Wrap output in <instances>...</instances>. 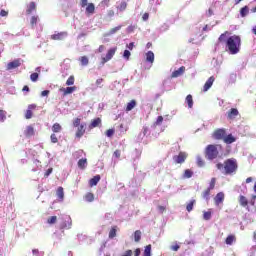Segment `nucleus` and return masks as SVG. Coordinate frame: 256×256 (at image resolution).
<instances>
[{
    "instance_id": "nucleus-23",
    "label": "nucleus",
    "mask_w": 256,
    "mask_h": 256,
    "mask_svg": "<svg viewBox=\"0 0 256 256\" xmlns=\"http://www.w3.org/2000/svg\"><path fill=\"white\" fill-rule=\"evenodd\" d=\"M56 195L59 199V201H63V199H65V192L63 190V187H58L57 191H56Z\"/></svg>"
},
{
    "instance_id": "nucleus-8",
    "label": "nucleus",
    "mask_w": 256,
    "mask_h": 256,
    "mask_svg": "<svg viewBox=\"0 0 256 256\" xmlns=\"http://www.w3.org/2000/svg\"><path fill=\"white\" fill-rule=\"evenodd\" d=\"M224 201H225V193L223 192L217 193L216 196L214 197V203L217 207H219L221 203H223Z\"/></svg>"
},
{
    "instance_id": "nucleus-21",
    "label": "nucleus",
    "mask_w": 256,
    "mask_h": 256,
    "mask_svg": "<svg viewBox=\"0 0 256 256\" xmlns=\"http://www.w3.org/2000/svg\"><path fill=\"white\" fill-rule=\"evenodd\" d=\"M95 13V4L88 3L86 6V15H93Z\"/></svg>"
},
{
    "instance_id": "nucleus-50",
    "label": "nucleus",
    "mask_w": 256,
    "mask_h": 256,
    "mask_svg": "<svg viewBox=\"0 0 256 256\" xmlns=\"http://www.w3.org/2000/svg\"><path fill=\"white\" fill-rule=\"evenodd\" d=\"M197 165L198 167H205V161L203 160V158L201 157L197 158Z\"/></svg>"
},
{
    "instance_id": "nucleus-30",
    "label": "nucleus",
    "mask_w": 256,
    "mask_h": 256,
    "mask_svg": "<svg viewBox=\"0 0 256 256\" xmlns=\"http://www.w3.org/2000/svg\"><path fill=\"white\" fill-rule=\"evenodd\" d=\"M37 23H39V16H32L30 18V25L32 29H35V25H37Z\"/></svg>"
},
{
    "instance_id": "nucleus-34",
    "label": "nucleus",
    "mask_w": 256,
    "mask_h": 256,
    "mask_svg": "<svg viewBox=\"0 0 256 256\" xmlns=\"http://www.w3.org/2000/svg\"><path fill=\"white\" fill-rule=\"evenodd\" d=\"M62 129L63 128L61 127V124H59V123H54L52 126L53 133H61Z\"/></svg>"
},
{
    "instance_id": "nucleus-28",
    "label": "nucleus",
    "mask_w": 256,
    "mask_h": 256,
    "mask_svg": "<svg viewBox=\"0 0 256 256\" xmlns=\"http://www.w3.org/2000/svg\"><path fill=\"white\" fill-rule=\"evenodd\" d=\"M85 201H87V203H93V201H95V195L91 192H88L85 196H84Z\"/></svg>"
},
{
    "instance_id": "nucleus-26",
    "label": "nucleus",
    "mask_w": 256,
    "mask_h": 256,
    "mask_svg": "<svg viewBox=\"0 0 256 256\" xmlns=\"http://www.w3.org/2000/svg\"><path fill=\"white\" fill-rule=\"evenodd\" d=\"M135 107H137V101L136 100H131L130 102L127 103L126 106V111H133V109H135Z\"/></svg>"
},
{
    "instance_id": "nucleus-33",
    "label": "nucleus",
    "mask_w": 256,
    "mask_h": 256,
    "mask_svg": "<svg viewBox=\"0 0 256 256\" xmlns=\"http://www.w3.org/2000/svg\"><path fill=\"white\" fill-rule=\"evenodd\" d=\"M249 15V6H244L240 9V16L247 17Z\"/></svg>"
},
{
    "instance_id": "nucleus-56",
    "label": "nucleus",
    "mask_w": 256,
    "mask_h": 256,
    "mask_svg": "<svg viewBox=\"0 0 256 256\" xmlns=\"http://www.w3.org/2000/svg\"><path fill=\"white\" fill-rule=\"evenodd\" d=\"M103 78H98L96 80V86L99 87L101 89V87H103Z\"/></svg>"
},
{
    "instance_id": "nucleus-2",
    "label": "nucleus",
    "mask_w": 256,
    "mask_h": 256,
    "mask_svg": "<svg viewBox=\"0 0 256 256\" xmlns=\"http://www.w3.org/2000/svg\"><path fill=\"white\" fill-rule=\"evenodd\" d=\"M216 167L219 171H223L224 169V173L225 175H231L233 173H235V171H237V160L234 158H230L227 159L226 161H224L223 163H217Z\"/></svg>"
},
{
    "instance_id": "nucleus-48",
    "label": "nucleus",
    "mask_w": 256,
    "mask_h": 256,
    "mask_svg": "<svg viewBox=\"0 0 256 256\" xmlns=\"http://www.w3.org/2000/svg\"><path fill=\"white\" fill-rule=\"evenodd\" d=\"M30 79L31 81H33V83H35V81H37V79H39V74L37 72H34L30 75Z\"/></svg>"
},
{
    "instance_id": "nucleus-11",
    "label": "nucleus",
    "mask_w": 256,
    "mask_h": 256,
    "mask_svg": "<svg viewBox=\"0 0 256 256\" xmlns=\"http://www.w3.org/2000/svg\"><path fill=\"white\" fill-rule=\"evenodd\" d=\"M85 127H86V124H81L80 126H77L75 137H77L78 139H81V137L85 135V131H86Z\"/></svg>"
},
{
    "instance_id": "nucleus-58",
    "label": "nucleus",
    "mask_w": 256,
    "mask_h": 256,
    "mask_svg": "<svg viewBox=\"0 0 256 256\" xmlns=\"http://www.w3.org/2000/svg\"><path fill=\"white\" fill-rule=\"evenodd\" d=\"M51 173H53V168H49L48 170H46V172L44 173V177H49Z\"/></svg>"
},
{
    "instance_id": "nucleus-64",
    "label": "nucleus",
    "mask_w": 256,
    "mask_h": 256,
    "mask_svg": "<svg viewBox=\"0 0 256 256\" xmlns=\"http://www.w3.org/2000/svg\"><path fill=\"white\" fill-rule=\"evenodd\" d=\"M213 15V9L209 8L207 12V17H212Z\"/></svg>"
},
{
    "instance_id": "nucleus-27",
    "label": "nucleus",
    "mask_w": 256,
    "mask_h": 256,
    "mask_svg": "<svg viewBox=\"0 0 256 256\" xmlns=\"http://www.w3.org/2000/svg\"><path fill=\"white\" fill-rule=\"evenodd\" d=\"M234 241H237V238L235 237V235L230 234L227 236L225 243H226V245H233Z\"/></svg>"
},
{
    "instance_id": "nucleus-22",
    "label": "nucleus",
    "mask_w": 256,
    "mask_h": 256,
    "mask_svg": "<svg viewBox=\"0 0 256 256\" xmlns=\"http://www.w3.org/2000/svg\"><path fill=\"white\" fill-rule=\"evenodd\" d=\"M239 115V110L237 108H232L228 111V119H235Z\"/></svg>"
},
{
    "instance_id": "nucleus-24",
    "label": "nucleus",
    "mask_w": 256,
    "mask_h": 256,
    "mask_svg": "<svg viewBox=\"0 0 256 256\" xmlns=\"http://www.w3.org/2000/svg\"><path fill=\"white\" fill-rule=\"evenodd\" d=\"M99 125H101V118H95L91 121L89 129H95V127H99Z\"/></svg>"
},
{
    "instance_id": "nucleus-3",
    "label": "nucleus",
    "mask_w": 256,
    "mask_h": 256,
    "mask_svg": "<svg viewBox=\"0 0 256 256\" xmlns=\"http://www.w3.org/2000/svg\"><path fill=\"white\" fill-rule=\"evenodd\" d=\"M219 149H221V145L217 144H209L206 146L204 155L208 161H213L219 157Z\"/></svg>"
},
{
    "instance_id": "nucleus-60",
    "label": "nucleus",
    "mask_w": 256,
    "mask_h": 256,
    "mask_svg": "<svg viewBox=\"0 0 256 256\" xmlns=\"http://www.w3.org/2000/svg\"><path fill=\"white\" fill-rule=\"evenodd\" d=\"M114 156H115L117 159H119V157H121V150H115Z\"/></svg>"
},
{
    "instance_id": "nucleus-5",
    "label": "nucleus",
    "mask_w": 256,
    "mask_h": 256,
    "mask_svg": "<svg viewBox=\"0 0 256 256\" xmlns=\"http://www.w3.org/2000/svg\"><path fill=\"white\" fill-rule=\"evenodd\" d=\"M227 135V131L223 128L216 129L212 135L214 139H217L218 141H223Z\"/></svg>"
},
{
    "instance_id": "nucleus-4",
    "label": "nucleus",
    "mask_w": 256,
    "mask_h": 256,
    "mask_svg": "<svg viewBox=\"0 0 256 256\" xmlns=\"http://www.w3.org/2000/svg\"><path fill=\"white\" fill-rule=\"evenodd\" d=\"M187 153L186 152H179L178 155L173 156V161L176 165H182L187 160Z\"/></svg>"
},
{
    "instance_id": "nucleus-29",
    "label": "nucleus",
    "mask_w": 256,
    "mask_h": 256,
    "mask_svg": "<svg viewBox=\"0 0 256 256\" xmlns=\"http://www.w3.org/2000/svg\"><path fill=\"white\" fill-rule=\"evenodd\" d=\"M79 169H86L87 168V158H82L78 161Z\"/></svg>"
},
{
    "instance_id": "nucleus-25",
    "label": "nucleus",
    "mask_w": 256,
    "mask_h": 256,
    "mask_svg": "<svg viewBox=\"0 0 256 256\" xmlns=\"http://www.w3.org/2000/svg\"><path fill=\"white\" fill-rule=\"evenodd\" d=\"M239 204L241 205V207H248L249 200H247V197L240 195L239 196Z\"/></svg>"
},
{
    "instance_id": "nucleus-59",
    "label": "nucleus",
    "mask_w": 256,
    "mask_h": 256,
    "mask_svg": "<svg viewBox=\"0 0 256 256\" xmlns=\"http://www.w3.org/2000/svg\"><path fill=\"white\" fill-rule=\"evenodd\" d=\"M7 15H9V12L6 10H1L0 11V17H7Z\"/></svg>"
},
{
    "instance_id": "nucleus-45",
    "label": "nucleus",
    "mask_w": 256,
    "mask_h": 256,
    "mask_svg": "<svg viewBox=\"0 0 256 256\" xmlns=\"http://www.w3.org/2000/svg\"><path fill=\"white\" fill-rule=\"evenodd\" d=\"M7 119V112L5 110L0 109V121L3 123Z\"/></svg>"
},
{
    "instance_id": "nucleus-20",
    "label": "nucleus",
    "mask_w": 256,
    "mask_h": 256,
    "mask_svg": "<svg viewBox=\"0 0 256 256\" xmlns=\"http://www.w3.org/2000/svg\"><path fill=\"white\" fill-rule=\"evenodd\" d=\"M99 181H101V176L100 175L94 176L89 180L90 187H95L97 183H99Z\"/></svg>"
},
{
    "instance_id": "nucleus-31",
    "label": "nucleus",
    "mask_w": 256,
    "mask_h": 256,
    "mask_svg": "<svg viewBox=\"0 0 256 256\" xmlns=\"http://www.w3.org/2000/svg\"><path fill=\"white\" fill-rule=\"evenodd\" d=\"M117 237V226H113L109 231V239H115Z\"/></svg>"
},
{
    "instance_id": "nucleus-49",
    "label": "nucleus",
    "mask_w": 256,
    "mask_h": 256,
    "mask_svg": "<svg viewBox=\"0 0 256 256\" xmlns=\"http://www.w3.org/2000/svg\"><path fill=\"white\" fill-rule=\"evenodd\" d=\"M118 9L119 11H125V9H127V2L125 1L121 2Z\"/></svg>"
},
{
    "instance_id": "nucleus-39",
    "label": "nucleus",
    "mask_w": 256,
    "mask_h": 256,
    "mask_svg": "<svg viewBox=\"0 0 256 256\" xmlns=\"http://www.w3.org/2000/svg\"><path fill=\"white\" fill-rule=\"evenodd\" d=\"M79 61L84 67H86V65H89V58H87V56L80 57Z\"/></svg>"
},
{
    "instance_id": "nucleus-53",
    "label": "nucleus",
    "mask_w": 256,
    "mask_h": 256,
    "mask_svg": "<svg viewBox=\"0 0 256 256\" xmlns=\"http://www.w3.org/2000/svg\"><path fill=\"white\" fill-rule=\"evenodd\" d=\"M123 57H124V59L129 61V58L131 57V52L129 50H125L123 53Z\"/></svg>"
},
{
    "instance_id": "nucleus-7",
    "label": "nucleus",
    "mask_w": 256,
    "mask_h": 256,
    "mask_svg": "<svg viewBox=\"0 0 256 256\" xmlns=\"http://www.w3.org/2000/svg\"><path fill=\"white\" fill-rule=\"evenodd\" d=\"M115 53H117V47L110 48L106 54V57L102 58V63L105 64V63H107V61H111L113 59Z\"/></svg>"
},
{
    "instance_id": "nucleus-10",
    "label": "nucleus",
    "mask_w": 256,
    "mask_h": 256,
    "mask_svg": "<svg viewBox=\"0 0 256 256\" xmlns=\"http://www.w3.org/2000/svg\"><path fill=\"white\" fill-rule=\"evenodd\" d=\"M17 67H21V60L15 59L12 62L7 64V71H11V69H17Z\"/></svg>"
},
{
    "instance_id": "nucleus-18",
    "label": "nucleus",
    "mask_w": 256,
    "mask_h": 256,
    "mask_svg": "<svg viewBox=\"0 0 256 256\" xmlns=\"http://www.w3.org/2000/svg\"><path fill=\"white\" fill-rule=\"evenodd\" d=\"M146 62L153 64L155 62V54L153 51H148L146 53Z\"/></svg>"
},
{
    "instance_id": "nucleus-16",
    "label": "nucleus",
    "mask_w": 256,
    "mask_h": 256,
    "mask_svg": "<svg viewBox=\"0 0 256 256\" xmlns=\"http://www.w3.org/2000/svg\"><path fill=\"white\" fill-rule=\"evenodd\" d=\"M224 143H226V145H231V143H235V141H237V138H235V136H233V134H229L224 136Z\"/></svg>"
},
{
    "instance_id": "nucleus-55",
    "label": "nucleus",
    "mask_w": 256,
    "mask_h": 256,
    "mask_svg": "<svg viewBox=\"0 0 256 256\" xmlns=\"http://www.w3.org/2000/svg\"><path fill=\"white\" fill-rule=\"evenodd\" d=\"M113 135H115V130L114 129H108L106 131V137H112Z\"/></svg>"
},
{
    "instance_id": "nucleus-19",
    "label": "nucleus",
    "mask_w": 256,
    "mask_h": 256,
    "mask_svg": "<svg viewBox=\"0 0 256 256\" xmlns=\"http://www.w3.org/2000/svg\"><path fill=\"white\" fill-rule=\"evenodd\" d=\"M24 135L25 137H33V135H35V129L33 128V126L26 127Z\"/></svg>"
},
{
    "instance_id": "nucleus-9",
    "label": "nucleus",
    "mask_w": 256,
    "mask_h": 256,
    "mask_svg": "<svg viewBox=\"0 0 256 256\" xmlns=\"http://www.w3.org/2000/svg\"><path fill=\"white\" fill-rule=\"evenodd\" d=\"M36 109H37V104L28 105V109L26 110V113H25V118L31 119L33 117V111H35Z\"/></svg>"
},
{
    "instance_id": "nucleus-15",
    "label": "nucleus",
    "mask_w": 256,
    "mask_h": 256,
    "mask_svg": "<svg viewBox=\"0 0 256 256\" xmlns=\"http://www.w3.org/2000/svg\"><path fill=\"white\" fill-rule=\"evenodd\" d=\"M185 73V66L180 67L178 70L172 72L171 77L172 79H177V77H181Z\"/></svg>"
},
{
    "instance_id": "nucleus-14",
    "label": "nucleus",
    "mask_w": 256,
    "mask_h": 256,
    "mask_svg": "<svg viewBox=\"0 0 256 256\" xmlns=\"http://www.w3.org/2000/svg\"><path fill=\"white\" fill-rule=\"evenodd\" d=\"M60 91L63 93L64 96L71 95V93L77 91V86L67 87V88H60Z\"/></svg>"
},
{
    "instance_id": "nucleus-63",
    "label": "nucleus",
    "mask_w": 256,
    "mask_h": 256,
    "mask_svg": "<svg viewBox=\"0 0 256 256\" xmlns=\"http://www.w3.org/2000/svg\"><path fill=\"white\" fill-rule=\"evenodd\" d=\"M42 97H47L49 95V90H44L41 92Z\"/></svg>"
},
{
    "instance_id": "nucleus-41",
    "label": "nucleus",
    "mask_w": 256,
    "mask_h": 256,
    "mask_svg": "<svg viewBox=\"0 0 256 256\" xmlns=\"http://www.w3.org/2000/svg\"><path fill=\"white\" fill-rule=\"evenodd\" d=\"M48 225H55L57 223V216H51L47 219Z\"/></svg>"
},
{
    "instance_id": "nucleus-42",
    "label": "nucleus",
    "mask_w": 256,
    "mask_h": 256,
    "mask_svg": "<svg viewBox=\"0 0 256 256\" xmlns=\"http://www.w3.org/2000/svg\"><path fill=\"white\" fill-rule=\"evenodd\" d=\"M227 35H229V31H225L224 33H222L218 38L219 43H224Z\"/></svg>"
},
{
    "instance_id": "nucleus-51",
    "label": "nucleus",
    "mask_w": 256,
    "mask_h": 256,
    "mask_svg": "<svg viewBox=\"0 0 256 256\" xmlns=\"http://www.w3.org/2000/svg\"><path fill=\"white\" fill-rule=\"evenodd\" d=\"M81 125V118H75L73 120V127H80Z\"/></svg>"
},
{
    "instance_id": "nucleus-38",
    "label": "nucleus",
    "mask_w": 256,
    "mask_h": 256,
    "mask_svg": "<svg viewBox=\"0 0 256 256\" xmlns=\"http://www.w3.org/2000/svg\"><path fill=\"white\" fill-rule=\"evenodd\" d=\"M196 201L195 200H191L187 206H186V211H188V213H191V211H193V206L195 205Z\"/></svg>"
},
{
    "instance_id": "nucleus-47",
    "label": "nucleus",
    "mask_w": 256,
    "mask_h": 256,
    "mask_svg": "<svg viewBox=\"0 0 256 256\" xmlns=\"http://www.w3.org/2000/svg\"><path fill=\"white\" fill-rule=\"evenodd\" d=\"M121 27L122 26H116V27L110 29L109 34L110 35H115V33H117V31H121Z\"/></svg>"
},
{
    "instance_id": "nucleus-1",
    "label": "nucleus",
    "mask_w": 256,
    "mask_h": 256,
    "mask_svg": "<svg viewBox=\"0 0 256 256\" xmlns=\"http://www.w3.org/2000/svg\"><path fill=\"white\" fill-rule=\"evenodd\" d=\"M226 51L230 55H237L241 51V37L237 35H232L227 38L226 42Z\"/></svg>"
},
{
    "instance_id": "nucleus-36",
    "label": "nucleus",
    "mask_w": 256,
    "mask_h": 256,
    "mask_svg": "<svg viewBox=\"0 0 256 256\" xmlns=\"http://www.w3.org/2000/svg\"><path fill=\"white\" fill-rule=\"evenodd\" d=\"M193 177V171L186 169L183 174L184 179H191Z\"/></svg>"
},
{
    "instance_id": "nucleus-46",
    "label": "nucleus",
    "mask_w": 256,
    "mask_h": 256,
    "mask_svg": "<svg viewBox=\"0 0 256 256\" xmlns=\"http://www.w3.org/2000/svg\"><path fill=\"white\" fill-rule=\"evenodd\" d=\"M215 183H217V179L216 178H211L210 185H209L208 189L213 191V189H215Z\"/></svg>"
},
{
    "instance_id": "nucleus-40",
    "label": "nucleus",
    "mask_w": 256,
    "mask_h": 256,
    "mask_svg": "<svg viewBox=\"0 0 256 256\" xmlns=\"http://www.w3.org/2000/svg\"><path fill=\"white\" fill-rule=\"evenodd\" d=\"M66 85L68 87H71V85H75V76H70L66 81Z\"/></svg>"
},
{
    "instance_id": "nucleus-57",
    "label": "nucleus",
    "mask_w": 256,
    "mask_h": 256,
    "mask_svg": "<svg viewBox=\"0 0 256 256\" xmlns=\"http://www.w3.org/2000/svg\"><path fill=\"white\" fill-rule=\"evenodd\" d=\"M80 5L81 7H87L89 5V0H81Z\"/></svg>"
},
{
    "instance_id": "nucleus-35",
    "label": "nucleus",
    "mask_w": 256,
    "mask_h": 256,
    "mask_svg": "<svg viewBox=\"0 0 256 256\" xmlns=\"http://www.w3.org/2000/svg\"><path fill=\"white\" fill-rule=\"evenodd\" d=\"M211 195V189L207 188L206 190H204L202 192V197L203 199H205L206 201H209V197Z\"/></svg>"
},
{
    "instance_id": "nucleus-62",
    "label": "nucleus",
    "mask_w": 256,
    "mask_h": 256,
    "mask_svg": "<svg viewBox=\"0 0 256 256\" xmlns=\"http://www.w3.org/2000/svg\"><path fill=\"white\" fill-rule=\"evenodd\" d=\"M171 249H172V251H179L180 246L179 245H174V246H171Z\"/></svg>"
},
{
    "instance_id": "nucleus-43",
    "label": "nucleus",
    "mask_w": 256,
    "mask_h": 256,
    "mask_svg": "<svg viewBox=\"0 0 256 256\" xmlns=\"http://www.w3.org/2000/svg\"><path fill=\"white\" fill-rule=\"evenodd\" d=\"M143 255H144V256H151V244L145 246Z\"/></svg>"
},
{
    "instance_id": "nucleus-54",
    "label": "nucleus",
    "mask_w": 256,
    "mask_h": 256,
    "mask_svg": "<svg viewBox=\"0 0 256 256\" xmlns=\"http://www.w3.org/2000/svg\"><path fill=\"white\" fill-rule=\"evenodd\" d=\"M50 139H51V143H59V139L55 134H51Z\"/></svg>"
},
{
    "instance_id": "nucleus-37",
    "label": "nucleus",
    "mask_w": 256,
    "mask_h": 256,
    "mask_svg": "<svg viewBox=\"0 0 256 256\" xmlns=\"http://www.w3.org/2000/svg\"><path fill=\"white\" fill-rule=\"evenodd\" d=\"M134 241L139 243L141 241V230H136L134 232Z\"/></svg>"
},
{
    "instance_id": "nucleus-44",
    "label": "nucleus",
    "mask_w": 256,
    "mask_h": 256,
    "mask_svg": "<svg viewBox=\"0 0 256 256\" xmlns=\"http://www.w3.org/2000/svg\"><path fill=\"white\" fill-rule=\"evenodd\" d=\"M211 219V211H204L203 213V220L209 221Z\"/></svg>"
},
{
    "instance_id": "nucleus-6",
    "label": "nucleus",
    "mask_w": 256,
    "mask_h": 256,
    "mask_svg": "<svg viewBox=\"0 0 256 256\" xmlns=\"http://www.w3.org/2000/svg\"><path fill=\"white\" fill-rule=\"evenodd\" d=\"M71 225H73L71 216H64L62 218V223L60 224V229H71Z\"/></svg>"
},
{
    "instance_id": "nucleus-32",
    "label": "nucleus",
    "mask_w": 256,
    "mask_h": 256,
    "mask_svg": "<svg viewBox=\"0 0 256 256\" xmlns=\"http://www.w3.org/2000/svg\"><path fill=\"white\" fill-rule=\"evenodd\" d=\"M185 101H186L189 109H193V96L191 94H188L186 96V100Z\"/></svg>"
},
{
    "instance_id": "nucleus-13",
    "label": "nucleus",
    "mask_w": 256,
    "mask_h": 256,
    "mask_svg": "<svg viewBox=\"0 0 256 256\" xmlns=\"http://www.w3.org/2000/svg\"><path fill=\"white\" fill-rule=\"evenodd\" d=\"M213 83H215V77L211 76L203 86L204 93L209 91L210 87H213Z\"/></svg>"
},
{
    "instance_id": "nucleus-61",
    "label": "nucleus",
    "mask_w": 256,
    "mask_h": 256,
    "mask_svg": "<svg viewBox=\"0 0 256 256\" xmlns=\"http://www.w3.org/2000/svg\"><path fill=\"white\" fill-rule=\"evenodd\" d=\"M142 19H143V21H148V19H149V13H144L143 14V16H142Z\"/></svg>"
},
{
    "instance_id": "nucleus-52",
    "label": "nucleus",
    "mask_w": 256,
    "mask_h": 256,
    "mask_svg": "<svg viewBox=\"0 0 256 256\" xmlns=\"http://www.w3.org/2000/svg\"><path fill=\"white\" fill-rule=\"evenodd\" d=\"M161 123H163V116H158L154 125L157 127V126L161 125Z\"/></svg>"
},
{
    "instance_id": "nucleus-17",
    "label": "nucleus",
    "mask_w": 256,
    "mask_h": 256,
    "mask_svg": "<svg viewBox=\"0 0 256 256\" xmlns=\"http://www.w3.org/2000/svg\"><path fill=\"white\" fill-rule=\"evenodd\" d=\"M33 11H37V5L35 4V2H30L27 6L26 14L31 15Z\"/></svg>"
},
{
    "instance_id": "nucleus-12",
    "label": "nucleus",
    "mask_w": 256,
    "mask_h": 256,
    "mask_svg": "<svg viewBox=\"0 0 256 256\" xmlns=\"http://www.w3.org/2000/svg\"><path fill=\"white\" fill-rule=\"evenodd\" d=\"M67 37V32H59L51 35L52 41H63Z\"/></svg>"
}]
</instances>
